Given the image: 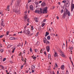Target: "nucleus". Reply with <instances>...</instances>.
<instances>
[{
  "label": "nucleus",
  "mask_w": 74,
  "mask_h": 74,
  "mask_svg": "<svg viewBox=\"0 0 74 74\" xmlns=\"http://www.w3.org/2000/svg\"><path fill=\"white\" fill-rule=\"evenodd\" d=\"M70 39H68V42H70Z\"/></svg>",
  "instance_id": "052dcab7"
},
{
  "label": "nucleus",
  "mask_w": 74,
  "mask_h": 74,
  "mask_svg": "<svg viewBox=\"0 0 74 74\" xmlns=\"http://www.w3.org/2000/svg\"><path fill=\"white\" fill-rule=\"evenodd\" d=\"M17 3L16 4V5L17 6H19V5L20 4L19 3L20 2H21V0H17Z\"/></svg>",
  "instance_id": "6e6552de"
},
{
  "label": "nucleus",
  "mask_w": 74,
  "mask_h": 74,
  "mask_svg": "<svg viewBox=\"0 0 74 74\" xmlns=\"http://www.w3.org/2000/svg\"><path fill=\"white\" fill-rule=\"evenodd\" d=\"M47 7H46L43 10V14H44V12H45V13H47Z\"/></svg>",
  "instance_id": "20e7f679"
},
{
  "label": "nucleus",
  "mask_w": 74,
  "mask_h": 74,
  "mask_svg": "<svg viewBox=\"0 0 74 74\" xmlns=\"http://www.w3.org/2000/svg\"><path fill=\"white\" fill-rule=\"evenodd\" d=\"M45 19H46L44 20H43L44 22H45V21H46V20H45Z\"/></svg>",
  "instance_id": "e2e57ef3"
},
{
  "label": "nucleus",
  "mask_w": 74,
  "mask_h": 74,
  "mask_svg": "<svg viewBox=\"0 0 74 74\" xmlns=\"http://www.w3.org/2000/svg\"><path fill=\"white\" fill-rule=\"evenodd\" d=\"M10 40H14V37H11L10 38Z\"/></svg>",
  "instance_id": "a211bd4d"
},
{
  "label": "nucleus",
  "mask_w": 74,
  "mask_h": 74,
  "mask_svg": "<svg viewBox=\"0 0 74 74\" xmlns=\"http://www.w3.org/2000/svg\"><path fill=\"white\" fill-rule=\"evenodd\" d=\"M32 72H31V73H34V71L33 70H32Z\"/></svg>",
  "instance_id": "bf43d9fd"
},
{
  "label": "nucleus",
  "mask_w": 74,
  "mask_h": 74,
  "mask_svg": "<svg viewBox=\"0 0 74 74\" xmlns=\"http://www.w3.org/2000/svg\"><path fill=\"white\" fill-rule=\"evenodd\" d=\"M23 33L24 34H25L26 35H29V34H30V32L28 30H27L26 29H25L23 32Z\"/></svg>",
  "instance_id": "f03ea898"
},
{
  "label": "nucleus",
  "mask_w": 74,
  "mask_h": 74,
  "mask_svg": "<svg viewBox=\"0 0 74 74\" xmlns=\"http://www.w3.org/2000/svg\"><path fill=\"white\" fill-rule=\"evenodd\" d=\"M66 13L65 12H64V14L63 15V18H65L66 17Z\"/></svg>",
  "instance_id": "f8f14e48"
},
{
  "label": "nucleus",
  "mask_w": 74,
  "mask_h": 74,
  "mask_svg": "<svg viewBox=\"0 0 74 74\" xmlns=\"http://www.w3.org/2000/svg\"><path fill=\"white\" fill-rule=\"evenodd\" d=\"M35 12L36 13H38L39 14H42V8H40V10H38V8H37L35 10Z\"/></svg>",
  "instance_id": "f257e3e1"
},
{
  "label": "nucleus",
  "mask_w": 74,
  "mask_h": 74,
  "mask_svg": "<svg viewBox=\"0 0 74 74\" xmlns=\"http://www.w3.org/2000/svg\"><path fill=\"white\" fill-rule=\"evenodd\" d=\"M15 50H14L13 49V51H12V53H14V51Z\"/></svg>",
  "instance_id": "69168bd1"
},
{
  "label": "nucleus",
  "mask_w": 74,
  "mask_h": 74,
  "mask_svg": "<svg viewBox=\"0 0 74 74\" xmlns=\"http://www.w3.org/2000/svg\"><path fill=\"white\" fill-rule=\"evenodd\" d=\"M58 4H59L60 5V2H58Z\"/></svg>",
  "instance_id": "0e129e2a"
},
{
  "label": "nucleus",
  "mask_w": 74,
  "mask_h": 74,
  "mask_svg": "<svg viewBox=\"0 0 74 74\" xmlns=\"http://www.w3.org/2000/svg\"><path fill=\"white\" fill-rule=\"evenodd\" d=\"M2 13H3V12H0V14H2Z\"/></svg>",
  "instance_id": "774afa93"
},
{
  "label": "nucleus",
  "mask_w": 74,
  "mask_h": 74,
  "mask_svg": "<svg viewBox=\"0 0 74 74\" xmlns=\"http://www.w3.org/2000/svg\"><path fill=\"white\" fill-rule=\"evenodd\" d=\"M70 50H73V47H71L70 48Z\"/></svg>",
  "instance_id": "79ce46f5"
},
{
  "label": "nucleus",
  "mask_w": 74,
  "mask_h": 74,
  "mask_svg": "<svg viewBox=\"0 0 74 74\" xmlns=\"http://www.w3.org/2000/svg\"><path fill=\"white\" fill-rule=\"evenodd\" d=\"M11 47V45H8L7 47V48H10V47Z\"/></svg>",
  "instance_id": "cd10ccee"
},
{
  "label": "nucleus",
  "mask_w": 74,
  "mask_h": 74,
  "mask_svg": "<svg viewBox=\"0 0 74 74\" xmlns=\"http://www.w3.org/2000/svg\"><path fill=\"white\" fill-rule=\"evenodd\" d=\"M24 18H25V19H27V18H28V17H27V16H25L24 17Z\"/></svg>",
  "instance_id": "c756f323"
},
{
  "label": "nucleus",
  "mask_w": 74,
  "mask_h": 74,
  "mask_svg": "<svg viewBox=\"0 0 74 74\" xmlns=\"http://www.w3.org/2000/svg\"><path fill=\"white\" fill-rule=\"evenodd\" d=\"M15 12L16 14L17 15H19L21 14V12L18 10H16L15 11Z\"/></svg>",
  "instance_id": "39448f33"
},
{
  "label": "nucleus",
  "mask_w": 74,
  "mask_h": 74,
  "mask_svg": "<svg viewBox=\"0 0 74 74\" xmlns=\"http://www.w3.org/2000/svg\"><path fill=\"white\" fill-rule=\"evenodd\" d=\"M3 51H4V50H3V49H1L0 50V51H1V53H2V52H3Z\"/></svg>",
  "instance_id": "72a5a7b5"
},
{
  "label": "nucleus",
  "mask_w": 74,
  "mask_h": 74,
  "mask_svg": "<svg viewBox=\"0 0 74 74\" xmlns=\"http://www.w3.org/2000/svg\"><path fill=\"white\" fill-rule=\"evenodd\" d=\"M48 35H49V33H48V32H46L45 36V37H47V36H48Z\"/></svg>",
  "instance_id": "dca6fc26"
},
{
  "label": "nucleus",
  "mask_w": 74,
  "mask_h": 74,
  "mask_svg": "<svg viewBox=\"0 0 74 74\" xmlns=\"http://www.w3.org/2000/svg\"><path fill=\"white\" fill-rule=\"evenodd\" d=\"M54 53L55 54L54 55V57H58V54L57 52L55 51Z\"/></svg>",
  "instance_id": "423d86ee"
},
{
  "label": "nucleus",
  "mask_w": 74,
  "mask_h": 74,
  "mask_svg": "<svg viewBox=\"0 0 74 74\" xmlns=\"http://www.w3.org/2000/svg\"><path fill=\"white\" fill-rule=\"evenodd\" d=\"M19 46H21V44L19 43V44L17 45V47H19Z\"/></svg>",
  "instance_id": "e433bc0d"
},
{
  "label": "nucleus",
  "mask_w": 74,
  "mask_h": 74,
  "mask_svg": "<svg viewBox=\"0 0 74 74\" xmlns=\"http://www.w3.org/2000/svg\"><path fill=\"white\" fill-rule=\"evenodd\" d=\"M47 40V39H46V38H43V40Z\"/></svg>",
  "instance_id": "3c124183"
},
{
  "label": "nucleus",
  "mask_w": 74,
  "mask_h": 74,
  "mask_svg": "<svg viewBox=\"0 0 74 74\" xmlns=\"http://www.w3.org/2000/svg\"><path fill=\"white\" fill-rule=\"evenodd\" d=\"M57 74H59V71H57Z\"/></svg>",
  "instance_id": "6e6d98bb"
},
{
  "label": "nucleus",
  "mask_w": 74,
  "mask_h": 74,
  "mask_svg": "<svg viewBox=\"0 0 74 74\" xmlns=\"http://www.w3.org/2000/svg\"><path fill=\"white\" fill-rule=\"evenodd\" d=\"M10 32H9V31H8L7 32H6V36H7L9 34V33Z\"/></svg>",
  "instance_id": "a878e982"
},
{
  "label": "nucleus",
  "mask_w": 74,
  "mask_h": 74,
  "mask_svg": "<svg viewBox=\"0 0 74 74\" xmlns=\"http://www.w3.org/2000/svg\"><path fill=\"white\" fill-rule=\"evenodd\" d=\"M50 36H48L47 37V40H50Z\"/></svg>",
  "instance_id": "412c9836"
},
{
  "label": "nucleus",
  "mask_w": 74,
  "mask_h": 74,
  "mask_svg": "<svg viewBox=\"0 0 74 74\" xmlns=\"http://www.w3.org/2000/svg\"><path fill=\"white\" fill-rule=\"evenodd\" d=\"M31 67L33 69H35V66H34V65H32Z\"/></svg>",
  "instance_id": "4be33fe9"
},
{
  "label": "nucleus",
  "mask_w": 74,
  "mask_h": 74,
  "mask_svg": "<svg viewBox=\"0 0 74 74\" xmlns=\"http://www.w3.org/2000/svg\"><path fill=\"white\" fill-rule=\"evenodd\" d=\"M62 70H64V65H62L60 67Z\"/></svg>",
  "instance_id": "2eb2a0df"
},
{
  "label": "nucleus",
  "mask_w": 74,
  "mask_h": 74,
  "mask_svg": "<svg viewBox=\"0 0 74 74\" xmlns=\"http://www.w3.org/2000/svg\"><path fill=\"white\" fill-rule=\"evenodd\" d=\"M23 66H21V69H22V68H23Z\"/></svg>",
  "instance_id": "680f3d73"
},
{
  "label": "nucleus",
  "mask_w": 74,
  "mask_h": 74,
  "mask_svg": "<svg viewBox=\"0 0 74 74\" xmlns=\"http://www.w3.org/2000/svg\"><path fill=\"white\" fill-rule=\"evenodd\" d=\"M34 20L36 22H38V18L35 17L34 18Z\"/></svg>",
  "instance_id": "1a4fd4ad"
},
{
  "label": "nucleus",
  "mask_w": 74,
  "mask_h": 74,
  "mask_svg": "<svg viewBox=\"0 0 74 74\" xmlns=\"http://www.w3.org/2000/svg\"><path fill=\"white\" fill-rule=\"evenodd\" d=\"M49 43H50L48 41H47L46 43L47 45L48 44H49Z\"/></svg>",
  "instance_id": "c85d7f7f"
},
{
  "label": "nucleus",
  "mask_w": 74,
  "mask_h": 74,
  "mask_svg": "<svg viewBox=\"0 0 74 74\" xmlns=\"http://www.w3.org/2000/svg\"><path fill=\"white\" fill-rule=\"evenodd\" d=\"M59 52H60V53H62V54H63V52H62V51L61 50Z\"/></svg>",
  "instance_id": "473e14b6"
},
{
  "label": "nucleus",
  "mask_w": 74,
  "mask_h": 74,
  "mask_svg": "<svg viewBox=\"0 0 74 74\" xmlns=\"http://www.w3.org/2000/svg\"><path fill=\"white\" fill-rule=\"evenodd\" d=\"M64 12V11L63 10V9H62L61 10V13H63Z\"/></svg>",
  "instance_id": "c9c22d12"
},
{
  "label": "nucleus",
  "mask_w": 74,
  "mask_h": 74,
  "mask_svg": "<svg viewBox=\"0 0 74 74\" xmlns=\"http://www.w3.org/2000/svg\"><path fill=\"white\" fill-rule=\"evenodd\" d=\"M31 28H32V30H33L34 29V28L33 27L31 26Z\"/></svg>",
  "instance_id": "a18cd8bd"
},
{
  "label": "nucleus",
  "mask_w": 74,
  "mask_h": 74,
  "mask_svg": "<svg viewBox=\"0 0 74 74\" xmlns=\"http://www.w3.org/2000/svg\"><path fill=\"white\" fill-rule=\"evenodd\" d=\"M27 21L28 22H29V19L28 18L27 20Z\"/></svg>",
  "instance_id": "5fc2aeb1"
},
{
  "label": "nucleus",
  "mask_w": 74,
  "mask_h": 74,
  "mask_svg": "<svg viewBox=\"0 0 74 74\" xmlns=\"http://www.w3.org/2000/svg\"><path fill=\"white\" fill-rule=\"evenodd\" d=\"M66 46L67 47V40H66Z\"/></svg>",
  "instance_id": "864d4df0"
},
{
  "label": "nucleus",
  "mask_w": 74,
  "mask_h": 74,
  "mask_svg": "<svg viewBox=\"0 0 74 74\" xmlns=\"http://www.w3.org/2000/svg\"><path fill=\"white\" fill-rule=\"evenodd\" d=\"M38 32L37 33V34L36 35V36H38Z\"/></svg>",
  "instance_id": "c03bdc74"
},
{
  "label": "nucleus",
  "mask_w": 74,
  "mask_h": 74,
  "mask_svg": "<svg viewBox=\"0 0 74 74\" xmlns=\"http://www.w3.org/2000/svg\"><path fill=\"white\" fill-rule=\"evenodd\" d=\"M56 66L57 67H58V64H55V67H56Z\"/></svg>",
  "instance_id": "49530a36"
},
{
  "label": "nucleus",
  "mask_w": 74,
  "mask_h": 74,
  "mask_svg": "<svg viewBox=\"0 0 74 74\" xmlns=\"http://www.w3.org/2000/svg\"><path fill=\"white\" fill-rule=\"evenodd\" d=\"M53 9H54V8H55V6H53Z\"/></svg>",
  "instance_id": "338daca9"
},
{
  "label": "nucleus",
  "mask_w": 74,
  "mask_h": 74,
  "mask_svg": "<svg viewBox=\"0 0 74 74\" xmlns=\"http://www.w3.org/2000/svg\"><path fill=\"white\" fill-rule=\"evenodd\" d=\"M42 3V1H39V3Z\"/></svg>",
  "instance_id": "4d7b16f0"
},
{
  "label": "nucleus",
  "mask_w": 74,
  "mask_h": 74,
  "mask_svg": "<svg viewBox=\"0 0 74 74\" xmlns=\"http://www.w3.org/2000/svg\"><path fill=\"white\" fill-rule=\"evenodd\" d=\"M45 25V23H42L41 25V26L42 27H44V26Z\"/></svg>",
  "instance_id": "393cba45"
},
{
  "label": "nucleus",
  "mask_w": 74,
  "mask_h": 74,
  "mask_svg": "<svg viewBox=\"0 0 74 74\" xmlns=\"http://www.w3.org/2000/svg\"><path fill=\"white\" fill-rule=\"evenodd\" d=\"M34 51L36 53L37 52V51H38V50L37 49H35Z\"/></svg>",
  "instance_id": "7c9ffc66"
},
{
  "label": "nucleus",
  "mask_w": 74,
  "mask_h": 74,
  "mask_svg": "<svg viewBox=\"0 0 74 74\" xmlns=\"http://www.w3.org/2000/svg\"><path fill=\"white\" fill-rule=\"evenodd\" d=\"M30 51L31 52H33V50H32V48H30Z\"/></svg>",
  "instance_id": "4c0bfd02"
},
{
  "label": "nucleus",
  "mask_w": 74,
  "mask_h": 74,
  "mask_svg": "<svg viewBox=\"0 0 74 74\" xmlns=\"http://www.w3.org/2000/svg\"><path fill=\"white\" fill-rule=\"evenodd\" d=\"M66 15L68 14V16H70V12L68 11V12L66 14Z\"/></svg>",
  "instance_id": "6ab92c4d"
},
{
  "label": "nucleus",
  "mask_w": 74,
  "mask_h": 74,
  "mask_svg": "<svg viewBox=\"0 0 74 74\" xmlns=\"http://www.w3.org/2000/svg\"><path fill=\"white\" fill-rule=\"evenodd\" d=\"M30 2H31V0H29L28 1V3H29Z\"/></svg>",
  "instance_id": "603ef678"
},
{
  "label": "nucleus",
  "mask_w": 74,
  "mask_h": 74,
  "mask_svg": "<svg viewBox=\"0 0 74 74\" xmlns=\"http://www.w3.org/2000/svg\"><path fill=\"white\" fill-rule=\"evenodd\" d=\"M6 60V58H4L3 60V62H4L5 60Z\"/></svg>",
  "instance_id": "ea45409f"
},
{
  "label": "nucleus",
  "mask_w": 74,
  "mask_h": 74,
  "mask_svg": "<svg viewBox=\"0 0 74 74\" xmlns=\"http://www.w3.org/2000/svg\"><path fill=\"white\" fill-rule=\"evenodd\" d=\"M64 12H66V14L68 12V10H67V9H65Z\"/></svg>",
  "instance_id": "f3484780"
},
{
  "label": "nucleus",
  "mask_w": 74,
  "mask_h": 74,
  "mask_svg": "<svg viewBox=\"0 0 74 74\" xmlns=\"http://www.w3.org/2000/svg\"><path fill=\"white\" fill-rule=\"evenodd\" d=\"M35 3L36 5H38V2H35Z\"/></svg>",
  "instance_id": "58836bf2"
},
{
  "label": "nucleus",
  "mask_w": 74,
  "mask_h": 74,
  "mask_svg": "<svg viewBox=\"0 0 74 74\" xmlns=\"http://www.w3.org/2000/svg\"><path fill=\"white\" fill-rule=\"evenodd\" d=\"M61 56H62V57H64L65 56V55L63 53V54H61Z\"/></svg>",
  "instance_id": "5701e85b"
},
{
  "label": "nucleus",
  "mask_w": 74,
  "mask_h": 74,
  "mask_svg": "<svg viewBox=\"0 0 74 74\" xmlns=\"http://www.w3.org/2000/svg\"><path fill=\"white\" fill-rule=\"evenodd\" d=\"M45 4H46L45 3V2H43L41 4V5L42 7H43V6H45Z\"/></svg>",
  "instance_id": "9d476101"
},
{
  "label": "nucleus",
  "mask_w": 74,
  "mask_h": 74,
  "mask_svg": "<svg viewBox=\"0 0 74 74\" xmlns=\"http://www.w3.org/2000/svg\"><path fill=\"white\" fill-rule=\"evenodd\" d=\"M73 0H72L71 2V11H73V10L74 8V4H73Z\"/></svg>",
  "instance_id": "7ed1b4c3"
},
{
  "label": "nucleus",
  "mask_w": 74,
  "mask_h": 74,
  "mask_svg": "<svg viewBox=\"0 0 74 74\" xmlns=\"http://www.w3.org/2000/svg\"><path fill=\"white\" fill-rule=\"evenodd\" d=\"M3 23H4V21H3V19H2L1 20V26H3Z\"/></svg>",
  "instance_id": "4468645a"
},
{
  "label": "nucleus",
  "mask_w": 74,
  "mask_h": 74,
  "mask_svg": "<svg viewBox=\"0 0 74 74\" xmlns=\"http://www.w3.org/2000/svg\"><path fill=\"white\" fill-rule=\"evenodd\" d=\"M46 40H43L44 42L45 43V44L46 43Z\"/></svg>",
  "instance_id": "a19ab883"
},
{
  "label": "nucleus",
  "mask_w": 74,
  "mask_h": 74,
  "mask_svg": "<svg viewBox=\"0 0 74 74\" xmlns=\"http://www.w3.org/2000/svg\"><path fill=\"white\" fill-rule=\"evenodd\" d=\"M44 54H45V55H47V53H46V51H45L44 52Z\"/></svg>",
  "instance_id": "8fccbe9b"
},
{
  "label": "nucleus",
  "mask_w": 74,
  "mask_h": 74,
  "mask_svg": "<svg viewBox=\"0 0 74 74\" xmlns=\"http://www.w3.org/2000/svg\"><path fill=\"white\" fill-rule=\"evenodd\" d=\"M67 1L68 2L66 3V7H69V5H70V2H69V1L68 0Z\"/></svg>",
  "instance_id": "0eeeda50"
},
{
  "label": "nucleus",
  "mask_w": 74,
  "mask_h": 74,
  "mask_svg": "<svg viewBox=\"0 0 74 74\" xmlns=\"http://www.w3.org/2000/svg\"><path fill=\"white\" fill-rule=\"evenodd\" d=\"M33 34L32 33L31 34H29V36H32Z\"/></svg>",
  "instance_id": "de8ad7c7"
},
{
  "label": "nucleus",
  "mask_w": 74,
  "mask_h": 74,
  "mask_svg": "<svg viewBox=\"0 0 74 74\" xmlns=\"http://www.w3.org/2000/svg\"><path fill=\"white\" fill-rule=\"evenodd\" d=\"M62 3H66V0H64L62 2Z\"/></svg>",
  "instance_id": "37998d69"
},
{
  "label": "nucleus",
  "mask_w": 74,
  "mask_h": 74,
  "mask_svg": "<svg viewBox=\"0 0 74 74\" xmlns=\"http://www.w3.org/2000/svg\"><path fill=\"white\" fill-rule=\"evenodd\" d=\"M29 7L31 10H33V5H31Z\"/></svg>",
  "instance_id": "ddd939ff"
},
{
  "label": "nucleus",
  "mask_w": 74,
  "mask_h": 74,
  "mask_svg": "<svg viewBox=\"0 0 74 74\" xmlns=\"http://www.w3.org/2000/svg\"><path fill=\"white\" fill-rule=\"evenodd\" d=\"M0 67H2V69H4V66H3L0 65Z\"/></svg>",
  "instance_id": "f704fd0d"
},
{
  "label": "nucleus",
  "mask_w": 74,
  "mask_h": 74,
  "mask_svg": "<svg viewBox=\"0 0 74 74\" xmlns=\"http://www.w3.org/2000/svg\"><path fill=\"white\" fill-rule=\"evenodd\" d=\"M51 54H49L48 55V58L49 59V58H51Z\"/></svg>",
  "instance_id": "aec40b11"
},
{
  "label": "nucleus",
  "mask_w": 74,
  "mask_h": 74,
  "mask_svg": "<svg viewBox=\"0 0 74 74\" xmlns=\"http://www.w3.org/2000/svg\"><path fill=\"white\" fill-rule=\"evenodd\" d=\"M32 58L33 59H34L35 60H36V58L37 57H33V56H32Z\"/></svg>",
  "instance_id": "b1692460"
},
{
  "label": "nucleus",
  "mask_w": 74,
  "mask_h": 74,
  "mask_svg": "<svg viewBox=\"0 0 74 74\" xmlns=\"http://www.w3.org/2000/svg\"><path fill=\"white\" fill-rule=\"evenodd\" d=\"M46 49L47 52L49 51V46H47L46 47Z\"/></svg>",
  "instance_id": "9b49d317"
},
{
  "label": "nucleus",
  "mask_w": 74,
  "mask_h": 74,
  "mask_svg": "<svg viewBox=\"0 0 74 74\" xmlns=\"http://www.w3.org/2000/svg\"><path fill=\"white\" fill-rule=\"evenodd\" d=\"M4 36V35H1V36H0V38L3 37V36Z\"/></svg>",
  "instance_id": "2f4dec72"
},
{
  "label": "nucleus",
  "mask_w": 74,
  "mask_h": 74,
  "mask_svg": "<svg viewBox=\"0 0 74 74\" xmlns=\"http://www.w3.org/2000/svg\"><path fill=\"white\" fill-rule=\"evenodd\" d=\"M9 7H10V6H8L7 7V11H9V9H10V8H9Z\"/></svg>",
  "instance_id": "bb28decb"
},
{
  "label": "nucleus",
  "mask_w": 74,
  "mask_h": 74,
  "mask_svg": "<svg viewBox=\"0 0 74 74\" xmlns=\"http://www.w3.org/2000/svg\"><path fill=\"white\" fill-rule=\"evenodd\" d=\"M13 2H14V1H11V5H12V3H13Z\"/></svg>",
  "instance_id": "09e8293b"
},
{
  "label": "nucleus",
  "mask_w": 74,
  "mask_h": 74,
  "mask_svg": "<svg viewBox=\"0 0 74 74\" xmlns=\"http://www.w3.org/2000/svg\"><path fill=\"white\" fill-rule=\"evenodd\" d=\"M56 18H57V19H59V17L58 16H56Z\"/></svg>",
  "instance_id": "13d9d810"
}]
</instances>
